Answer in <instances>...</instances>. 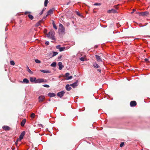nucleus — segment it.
Segmentation results:
<instances>
[{
    "mask_svg": "<svg viewBox=\"0 0 150 150\" xmlns=\"http://www.w3.org/2000/svg\"><path fill=\"white\" fill-rule=\"evenodd\" d=\"M30 80L31 82H34L35 83H45L47 81V80L45 79L40 78L36 79L35 77H30Z\"/></svg>",
    "mask_w": 150,
    "mask_h": 150,
    "instance_id": "obj_1",
    "label": "nucleus"
},
{
    "mask_svg": "<svg viewBox=\"0 0 150 150\" xmlns=\"http://www.w3.org/2000/svg\"><path fill=\"white\" fill-rule=\"evenodd\" d=\"M46 35L47 37L51 40L54 41L56 40L54 36L55 32L53 30H50Z\"/></svg>",
    "mask_w": 150,
    "mask_h": 150,
    "instance_id": "obj_2",
    "label": "nucleus"
},
{
    "mask_svg": "<svg viewBox=\"0 0 150 150\" xmlns=\"http://www.w3.org/2000/svg\"><path fill=\"white\" fill-rule=\"evenodd\" d=\"M58 30L59 32L61 34L65 33V28L63 25L61 23H60L59 24V27Z\"/></svg>",
    "mask_w": 150,
    "mask_h": 150,
    "instance_id": "obj_3",
    "label": "nucleus"
},
{
    "mask_svg": "<svg viewBox=\"0 0 150 150\" xmlns=\"http://www.w3.org/2000/svg\"><path fill=\"white\" fill-rule=\"evenodd\" d=\"M139 14L140 16H147L149 14V12L147 11H145L144 12H140L139 13Z\"/></svg>",
    "mask_w": 150,
    "mask_h": 150,
    "instance_id": "obj_4",
    "label": "nucleus"
},
{
    "mask_svg": "<svg viewBox=\"0 0 150 150\" xmlns=\"http://www.w3.org/2000/svg\"><path fill=\"white\" fill-rule=\"evenodd\" d=\"M65 93V92L64 91H61L57 93V96L58 97L61 98L64 96Z\"/></svg>",
    "mask_w": 150,
    "mask_h": 150,
    "instance_id": "obj_5",
    "label": "nucleus"
},
{
    "mask_svg": "<svg viewBox=\"0 0 150 150\" xmlns=\"http://www.w3.org/2000/svg\"><path fill=\"white\" fill-rule=\"evenodd\" d=\"M45 99V97L43 96H40L38 97L39 102H42Z\"/></svg>",
    "mask_w": 150,
    "mask_h": 150,
    "instance_id": "obj_6",
    "label": "nucleus"
},
{
    "mask_svg": "<svg viewBox=\"0 0 150 150\" xmlns=\"http://www.w3.org/2000/svg\"><path fill=\"white\" fill-rule=\"evenodd\" d=\"M95 57L96 58L97 61L98 62H102V60L101 58V57L98 55H95Z\"/></svg>",
    "mask_w": 150,
    "mask_h": 150,
    "instance_id": "obj_7",
    "label": "nucleus"
},
{
    "mask_svg": "<svg viewBox=\"0 0 150 150\" xmlns=\"http://www.w3.org/2000/svg\"><path fill=\"white\" fill-rule=\"evenodd\" d=\"M137 104L136 102L135 101H132L130 103V106L132 107H134Z\"/></svg>",
    "mask_w": 150,
    "mask_h": 150,
    "instance_id": "obj_8",
    "label": "nucleus"
},
{
    "mask_svg": "<svg viewBox=\"0 0 150 150\" xmlns=\"http://www.w3.org/2000/svg\"><path fill=\"white\" fill-rule=\"evenodd\" d=\"M70 86H72L73 88H75L76 87L78 86V81L71 84Z\"/></svg>",
    "mask_w": 150,
    "mask_h": 150,
    "instance_id": "obj_9",
    "label": "nucleus"
},
{
    "mask_svg": "<svg viewBox=\"0 0 150 150\" xmlns=\"http://www.w3.org/2000/svg\"><path fill=\"white\" fill-rule=\"evenodd\" d=\"M58 65L59 66V69L60 70H62L64 67L62 65V63L60 62H59L58 63Z\"/></svg>",
    "mask_w": 150,
    "mask_h": 150,
    "instance_id": "obj_10",
    "label": "nucleus"
},
{
    "mask_svg": "<svg viewBox=\"0 0 150 150\" xmlns=\"http://www.w3.org/2000/svg\"><path fill=\"white\" fill-rule=\"evenodd\" d=\"M25 134V132H23L21 133L19 137V139L20 140L22 139L23 138V137L24 136Z\"/></svg>",
    "mask_w": 150,
    "mask_h": 150,
    "instance_id": "obj_11",
    "label": "nucleus"
},
{
    "mask_svg": "<svg viewBox=\"0 0 150 150\" xmlns=\"http://www.w3.org/2000/svg\"><path fill=\"white\" fill-rule=\"evenodd\" d=\"M54 9L52 8L50 9L48 12H47V15H50L52 14L53 13L54 11Z\"/></svg>",
    "mask_w": 150,
    "mask_h": 150,
    "instance_id": "obj_12",
    "label": "nucleus"
},
{
    "mask_svg": "<svg viewBox=\"0 0 150 150\" xmlns=\"http://www.w3.org/2000/svg\"><path fill=\"white\" fill-rule=\"evenodd\" d=\"M20 82L21 83H29V81L27 79L25 78L23 80V81H21Z\"/></svg>",
    "mask_w": 150,
    "mask_h": 150,
    "instance_id": "obj_13",
    "label": "nucleus"
},
{
    "mask_svg": "<svg viewBox=\"0 0 150 150\" xmlns=\"http://www.w3.org/2000/svg\"><path fill=\"white\" fill-rule=\"evenodd\" d=\"M48 96L50 97H54L56 96V95L54 93H48Z\"/></svg>",
    "mask_w": 150,
    "mask_h": 150,
    "instance_id": "obj_14",
    "label": "nucleus"
},
{
    "mask_svg": "<svg viewBox=\"0 0 150 150\" xmlns=\"http://www.w3.org/2000/svg\"><path fill=\"white\" fill-rule=\"evenodd\" d=\"M65 88L68 91H69L71 89V87L70 86L69 84H67Z\"/></svg>",
    "mask_w": 150,
    "mask_h": 150,
    "instance_id": "obj_15",
    "label": "nucleus"
},
{
    "mask_svg": "<svg viewBox=\"0 0 150 150\" xmlns=\"http://www.w3.org/2000/svg\"><path fill=\"white\" fill-rule=\"evenodd\" d=\"M26 119H23L22 121H21V125L22 126H23L25 124V122H26Z\"/></svg>",
    "mask_w": 150,
    "mask_h": 150,
    "instance_id": "obj_16",
    "label": "nucleus"
},
{
    "mask_svg": "<svg viewBox=\"0 0 150 150\" xmlns=\"http://www.w3.org/2000/svg\"><path fill=\"white\" fill-rule=\"evenodd\" d=\"M2 128L3 129L5 130H8L10 129V128L9 127L6 126H4L2 127Z\"/></svg>",
    "mask_w": 150,
    "mask_h": 150,
    "instance_id": "obj_17",
    "label": "nucleus"
},
{
    "mask_svg": "<svg viewBox=\"0 0 150 150\" xmlns=\"http://www.w3.org/2000/svg\"><path fill=\"white\" fill-rule=\"evenodd\" d=\"M93 65L94 68H97L100 67L99 65L96 62L94 63L93 64Z\"/></svg>",
    "mask_w": 150,
    "mask_h": 150,
    "instance_id": "obj_18",
    "label": "nucleus"
},
{
    "mask_svg": "<svg viewBox=\"0 0 150 150\" xmlns=\"http://www.w3.org/2000/svg\"><path fill=\"white\" fill-rule=\"evenodd\" d=\"M40 71L42 72L46 73H49L50 72V71L49 70H42Z\"/></svg>",
    "mask_w": 150,
    "mask_h": 150,
    "instance_id": "obj_19",
    "label": "nucleus"
},
{
    "mask_svg": "<svg viewBox=\"0 0 150 150\" xmlns=\"http://www.w3.org/2000/svg\"><path fill=\"white\" fill-rule=\"evenodd\" d=\"M65 49V47H59V50L60 52H62L64 51Z\"/></svg>",
    "mask_w": 150,
    "mask_h": 150,
    "instance_id": "obj_20",
    "label": "nucleus"
},
{
    "mask_svg": "<svg viewBox=\"0 0 150 150\" xmlns=\"http://www.w3.org/2000/svg\"><path fill=\"white\" fill-rule=\"evenodd\" d=\"M42 22V20H40L38 23H37L35 25L36 26H38L40 25V23Z\"/></svg>",
    "mask_w": 150,
    "mask_h": 150,
    "instance_id": "obj_21",
    "label": "nucleus"
},
{
    "mask_svg": "<svg viewBox=\"0 0 150 150\" xmlns=\"http://www.w3.org/2000/svg\"><path fill=\"white\" fill-rule=\"evenodd\" d=\"M52 25H53V27H54V28L56 30L57 29V26H56V25L55 24L54 22V21L52 22Z\"/></svg>",
    "mask_w": 150,
    "mask_h": 150,
    "instance_id": "obj_22",
    "label": "nucleus"
},
{
    "mask_svg": "<svg viewBox=\"0 0 150 150\" xmlns=\"http://www.w3.org/2000/svg\"><path fill=\"white\" fill-rule=\"evenodd\" d=\"M28 18L31 20L33 19L34 18L33 16L32 15L30 14L28 15Z\"/></svg>",
    "mask_w": 150,
    "mask_h": 150,
    "instance_id": "obj_23",
    "label": "nucleus"
},
{
    "mask_svg": "<svg viewBox=\"0 0 150 150\" xmlns=\"http://www.w3.org/2000/svg\"><path fill=\"white\" fill-rule=\"evenodd\" d=\"M56 65V62H53L51 64V66L52 67H55Z\"/></svg>",
    "mask_w": 150,
    "mask_h": 150,
    "instance_id": "obj_24",
    "label": "nucleus"
},
{
    "mask_svg": "<svg viewBox=\"0 0 150 150\" xmlns=\"http://www.w3.org/2000/svg\"><path fill=\"white\" fill-rule=\"evenodd\" d=\"M48 3V0H45L44 2V6H46L47 5V4Z\"/></svg>",
    "mask_w": 150,
    "mask_h": 150,
    "instance_id": "obj_25",
    "label": "nucleus"
},
{
    "mask_svg": "<svg viewBox=\"0 0 150 150\" xmlns=\"http://www.w3.org/2000/svg\"><path fill=\"white\" fill-rule=\"evenodd\" d=\"M58 52H53V54L52 57H54L58 54Z\"/></svg>",
    "mask_w": 150,
    "mask_h": 150,
    "instance_id": "obj_26",
    "label": "nucleus"
},
{
    "mask_svg": "<svg viewBox=\"0 0 150 150\" xmlns=\"http://www.w3.org/2000/svg\"><path fill=\"white\" fill-rule=\"evenodd\" d=\"M27 71L30 74H32L33 73V72L31 71L29 69V68L28 66H27Z\"/></svg>",
    "mask_w": 150,
    "mask_h": 150,
    "instance_id": "obj_27",
    "label": "nucleus"
},
{
    "mask_svg": "<svg viewBox=\"0 0 150 150\" xmlns=\"http://www.w3.org/2000/svg\"><path fill=\"white\" fill-rule=\"evenodd\" d=\"M46 9L45 8H44L42 11L40 13H39V15L40 16L43 13L44 11H45V9Z\"/></svg>",
    "mask_w": 150,
    "mask_h": 150,
    "instance_id": "obj_28",
    "label": "nucleus"
},
{
    "mask_svg": "<svg viewBox=\"0 0 150 150\" xmlns=\"http://www.w3.org/2000/svg\"><path fill=\"white\" fill-rule=\"evenodd\" d=\"M35 62L36 63H37L39 64L41 63V61L40 60H38V59H35Z\"/></svg>",
    "mask_w": 150,
    "mask_h": 150,
    "instance_id": "obj_29",
    "label": "nucleus"
},
{
    "mask_svg": "<svg viewBox=\"0 0 150 150\" xmlns=\"http://www.w3.org/2000/svg\"><path fill=\"white\" fill-rule=\"evenodd\" d=\"M10 64L11 65H15V63L13 61H11L10 62Z\"/></svg>",
    "mask_w": 150,
    "mask_h": 150,
    "instance_id": "obj_30",
    "label": "nucleus"
},
{
    "mask_svg": "<svg viewBox=\"0 0 150 150\" xmlns=\"http://www.w3.org/2000/svg\"><path fill=\"white\" fill-rule=\"evenodd\" d=\"M93 5L94 6H100L101 5V4L100 3H96L94 4Z\"/></svg>",
    "mask_w": 150,
    "mask_h": 150,
    "instance_id": "obj_31",
    "label": "nucleus"
},
{
    "mask_svg": "<svg viewBox=\"0 0 150 150\" xmlns=\"http://www.w3.org/2000/svg\"><path fill=\"white\" fill-rule=\"evenodd\" d=\"M72 76H69L67 78H66V79L67 80H68L69 79H72Z\"/></svg>",
    "mask_w": 150,
    "mask_h": 150,
    "instance_id": "obj_32",
    "label": "nucleus"
},
{
    "mask_svg": "<svg viewBox=\"0 0 150 150\" xmlns=\"http://www.w3.org/2000/svg\"><path fill=\"white\" fill-rule=\"evenodd\" d=\"M42 86L44 87L49 88L50 87V86L47 84H44L42 85Z\"/></svg>",
    "mask_w": 150,
    "mask_h": 150,
    "instance_id": "obj_33",
    "label": "nucleus"
},
{
    "mask_svg": "<svg viewBox=\"0 0 150 150\" xmlns=\"http://www.w3.org/2000/svg\"><path fill=\"white\" fill-rule=\"evenodd\" d=\"M47 15H48L47 14L46 16H45L43 17V18L41 20H42V22H43L44 21L45 18L47 17Z\"/></svg>",
    "mask_w": 150,
    "mask_h": 150,
    "instance_id": "obj_34",
    "label": "nucleus"
},
{
    "mask_svg": "<svg viewBox=\"0 0 150 150\" xmlns=\"http://www.w3.org/2000/svg\"><path fill=\"white\" fill-rule=\"evenodd\" d=\"M124 142H122L121 143V144H120V147H122L124 145Z\"/></svg>",
    "mask_w": 150,
    "mask_h": 150,
    "instance_id": "obj_35",
    "label": "nucleus"
},
{
    "mask_svg": "<svg viewBox=\"0 0 150 150\" xmlns=\"http://www.w3.org/2000/svg\"><path fill=\"white\" fill-rule=\"evenodd\" d=\"M80 59L81 61H83L84 60V58L83 57H81L80 58Z\"/></svg>",
    "mask_w": 150,
    "mask_h": 150,
    "instance_id": "obj_36",
    "label": "nucleus"
},
{
    "mask_svg": "<svg viewBox=\"0 0 150 150\" xmlns=\"http://www.w3.org/2000/svg\"><path fill=\"white\" fill-rule=\"evenodd\" d=\"M35 114L34 113H32V114H31V118H33L34 117H35Z\"/></svg>",
    "mask_w": 150,
    "mask_h": 150,
    "instance_id": "obj_37",
    "label": "nucleus"
},
{
    "mask_svg": "<svg viewBox=\"0 0 150 150\" xmlns=\"http://www.w3.org/2000/svg\"><path fill=\"white\" fill-rule=\"evenodd\" d=\"M69 73H67L65 74V76H66V77H68V76L69 75Z\"/></svg>",
    "mask_w": 150,
    "mask_h": 150,
    "instance_id": "obj_38",
    "label": "nucleus"
},
{
    "mask_svg": "<svg viewBox=\"0 0 150 150\" xmlns=\"http://www.w3.org/2000/svg\"><path fill=\"white\" fill-rule=\"evenodd\" d=\"M144 61L146 62H149V59H147V58H145L144 59Z\"/></svg>",
    "mask_w": 150,
    "mask_h": 150,
    "instance_id": "obj_39",
    "label": "nucleus"
},
{
    "mask_svg": "<svg viewBox=\"0 0 150 150\" xmlns=\"http://www.w3.org/2000/svg\"><path fill=\"white\" fill-rule=\"evenodd\" d=\"M45 44L47 45H48L49 44V42L48 41H46Z\"/></svg>",
    "mask_w": 150,
    "mask_h": 150,
    "instance_id": "obj_40",
    "label": "nucleus"
},
{
    "mask_svg": "<svg viewBox=\"0 0 150 150\" xmlns=\"http://www.w3.org/2000/svg\"><path fill=\"white\" fill-rule=\"evenodd\" d=\"M38 126L40 127H43V126L42 124H39Z\"/></svg>",
    "mask_w": 150,
    "mask_h": 150,
    "instance_id": "obj_41",
    "label": "nucleus"
},
{
    "mask_svg": "<svg viewBox=\"0 0 150 150\" xmlns=\"http://www.w3.org/2000/svg\"><path fill=\"white\" fill-rule=\"evenodd\" d=\"M114 11V10H113V9H112V10H109L108 11V13H110L111 12V11Z\"/></svg>",
    "mask_w": 150,
    "mask_h": 150,
    "instance_id": "obj_42",
    "label": "nucleus"
},
{
    "mask_svg": "<svg viewBox=\"0 0 150 150\" xmlns=\"http://www.w3.org/2000/svg\"><path fill=\"white\" fill-rule=\"evenodd\" d=\"M56 47L57 49H59L60 47V45H57L56 46Z\"/></svg>",
    "mask_w": 150,
    "mask_h": 150,
    "instance_id": "obj_43",
    "label": "nucleus"
},
{
    "mask_svg": "<svg viewBox=\"0 0 150 150\" xmlns=\"http://www.w3.org/2000/svg\"><path fill=\"white\" fill-rule=\"evenodd\" d=\"M30 13L29 12H28V11H26L25 12V15H26L27 14V13Z\"/></svg>",
    "mask_w": 150,
    "mask_h": 150,
    "instance_id": "obj_44",
    "label": "nucleus"
},
{
    "mask_svg": "<svg viewBox=\"0 0 150 150\" xmlns=\"http://www.w3.org/2000/svg\"><path fill=\"white\" fill-rule=\"evenodd\" d=\"M76 14L77 15H79V16H80V14L78 12H77V11L76 12Z\"/></svg>",
    "mask_w": 150,
    "mask_h": 150,
    "instance_id": "obj_45",
    "label": "nucleus"
},
{
    "mask_svg": "<svg viewBox=\"0 0 150 150\" xmlns=\"http://www.w3.org/2000/svg\"><path fill=\"white\" fill-rule=\"evenodd\" d=\"M62 55H60V56H59L58 57V59H61L62 58Z\"/></svg>",
    "mask_w": 150,
    "mask_h": 150,
    "instance_id": "obj_46",
    "label": "nucleus"
},
{
    "mask_svg": "<svg viewBox=\"0 0 150 150\" xmlns=\"http://www.w3.org/2000/svg\"><path fill=\"white\" fill-rule=\"evenodd\" d=\"M97 71L100 72H101V70L100 69H98Z\"/></svg>",
    "mask_w": 150,
    "mask_h": 150,
    "instance_id": "obj_47",
    "label": "nucleus"
},
{
    "mask_svg": "<svg viewBox=\"0 0 150 150\" xmlns=\"http://www.w3.org/2000/svg\"><path fill=\"white\" fill-rule=\"evenodd\" d=\"M70 2H71L70 1H69V2H68L67 3V5H69L70 4Z\"/></svg>",
    "mask_w": 150,
    "mask_h": 150,
    "instance_id": "obj_48",
    "label": "nucleus"
},
{
    "mask_svg": "<svg viewBox=\"0 0 150 150\" xmlns=\"http://www.w3.org/2000/svg\"><path fill=\"white\" fill-rule=\"evenodd\" d=\"M98 46V45H95V47H95V48H97V47Z\"/></svg>",
    "mask_w": 150,
    "mask_h": 150,
    "instance_id": "obj_49",
    "label": "nucleus"
},
{
    "mask_svg": "<svg viewBox=\"0 0 150 150\" xmlns=\"http://www.w3.org/2000/svg\"><path fill=\"white\" fill-rule=\"evenodd\" d=\"M50 100H51V99L50 98L48 99V101H50Z\"/></svg>",
    "mask_w": 150,
    "mask_h": 150,
    "instance_id": "obj_50",
    "label": "nucleus"
},
{
    "mask_svg": "<svg viewBox=\"0 0 150 150\" xmlns=\"http://www.w3.org/2000/svg\"><path fill=\"white\" fill-rule=\"evenodd\" d=\"M8 30V29H7L6 28V30Z\"/></svg>",
    "mask_w": 150,
    "mask_h": 150,
    "instance_id": "obj_51",
    "label": "nucleus"
},
{
    "mask_svg": "<svg viewBox=\"0 0 150 150\" xmlns=\"http://www.w3.org/2000/svg\"><path fill=\"white\" fill-rule=\"evenodd\" d=\"M133 13V12H131V13Z\"/></svg>",
    "mask_w": 150,
    "mask_h": 150,
    "instance_id": "obj_52",
    "label": "nucleus"
}]
</instances>
